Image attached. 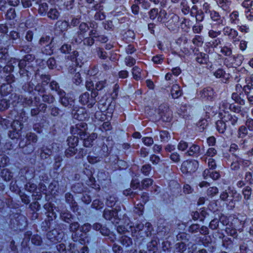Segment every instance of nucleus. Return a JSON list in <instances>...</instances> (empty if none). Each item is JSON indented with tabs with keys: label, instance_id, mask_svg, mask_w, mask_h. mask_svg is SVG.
<instances>
[{
	"label": "nucleus",
	"instance_id": "obj_1",
	"mask_svg": "<svg viewBox=\"0 0 253 253\" xmlns=\"http://www.w3.org/2000/svg\"><path fill=\"white\" fill-rule=\"evenodd\" d=\"M34 57L30 54L26 55L24 58L17 60L20 76L28 80L35 71L34 65Z\"/></svg>",
	"mask_w": 253,
	"mask_h": 253
},
{
	"label": "nucleus",
	"instance_id": "obj_2",
	"mask_svg": "<svg viewBox=\"0 0 253 253\" xmlns=\"http://www.w3.org/2000/svg\"><path fill=\"white\" fill-rule=\"evenodd\" d=\"M98 95L97 91H92L91 94L85 92L80 96L79 102L83 105H87L88 107L91 108L95 104V98Z\"/></svg>",
	"mask_w": 253,
	"mask_h": 253
},
{
	"label": "nucleus",
	"instance_id": "obj_3",
	"mask_svg": "<svg viewBox=\"0 0 253 253\" xmlns=\"http://www.w3.org/2000/svg\"><path fill=\"white\" fill-rule=\"evenodd\" d=\"M87 126L85 123L80 122L71 127V132L73 135H77L81 138L87 136Z\"/></svg>",
	"mask_w": 253,
	"mask_h": 253
},
{
	"label": "nucleus",
	"instance_id": "obj_4",
	"mask_svg": "<svg viewBox=\"0 0 253 253\" xmlns=\"http://www.w3.org/2000/svg\"><path fill=\"white\" fill-rule=\"evenodd\" d=\"M243 56L241 54L231 55L229 57L225 58L224 60V65L227 67H236L240 66L243 62Z\"/></svg>",
	"mask_w": 253,
	"mask_h": 253
},
{
	"label": "nucleus",
	"instance_id": "obj_5",
	"mask_svg": "<svg viewBox=\"0 0 253 253\" xmlns=\"http://www.w3.org/2000/svg\"><path fill=\"white\" fill-rule=\"evenodd\" d=\"M199 163L197 161H186L182 163L181 170L183 173H192L197 169Z\"/></svg>",
	"mask_w": 253,
	"mask_h": 253
},
{
	"label": "nucleus",
	"instance_id": "obj_6",
	"mask_svg": "<svg viewBox=\"0 0 253 253\" xmlns=\"http://www.w3.org/2000/svg\"><path fill=\"white\" fill-rule=\"evenodd\" d=\"M64 236V232L61 230L54 229L47 233V237L51 242H60Z\"/></svg>",
	"mask_w": 253,
	"mask_h": 253
},
{
	"label": "nucleus",
	"instance_id": "obj_7",
	"mask_svg": "<svg viewBox=\"0 0 253 253\" xmlns=\"http://www.w3.org/2000/svg\"><path fill=\"white\" fill-rule=\"evenodd\" d=\"M222 32L223 35L227 36L229 39L232 41L233 43L240 41V39L238 37L239 33L236 30L227 26L223 28Z\"/></svg>",
	"mask_w": 253,
	"mask_h": 253
},
{
	"label": "nucleus",
	"instance_id": "obj_8",
	"mask_svg": "<svg viewBox=\"0 0 253 253\" xmlns=\"http://www.w3.org/2000/svg\"><path fill=\"white\" fill-rule=\"evenodd\" d=\"M103 216L107 220H112V222L115 225L119 224L121 220L118 215L117 209L114 210L105 209L104 211Z\"/></svg>",
	"mask_w": 253,
	"mask_h": 253
},
{
	"label": "nucleus",
	"instance_id": "obj_9",
	"mask_svg": "<svg viewBox=\"0 0 253 253\" xmlns=\"http://www.w3.org/2000/svg\"><path fill=\"white\" fill-rule=\"evenodd\" d=\"M11 127L13 132H10L9 137L13 139L19 137L20 134V131L23 127L22 124L18 120H14L11 124Z\"/></svg>",
	"mask_w": 253,
	"mask_h": 253
},
{
	"label": "nucleus",
	"instance_id": "obj_10",
	"mask_svg": "<svg viewBox=\"0 0 253 253\" xmlns=\"http://www.w3.org/2000/svg\"><path fill=\"white\" fill-rule=\"evenodd\" d=\"M51 42L50 37L48 36L42 37L40 40L39 44L41 46L45 47V49L42 50V51L46 54H50L52 53L51 46Z\"/></svg>",
	"mask_w": 253,
	"mask_h": 253
},
{
	"label": "nucleus",
	"instance_id": "obj_11",
	"mask_svg": "<svg viewBox=\"0 0 253 253\" xmlns=\"http://www.w3.org/2000/svg\"><path fill=\"white\" fill-rule=\"evenodd\" d=\"M58 94L60 97L61 103L63 106L71 107L73 105L74 99L73 97L69 96L68 95H66L65 92L62 90L59 91Z\"/></svg>",
	"mask_w": 253,
	"mask_h": 253
},
{
	"label": "nucleus",
	"instance_id": "obj_12",
	"mask_svg": "<svg viewBox=\"0 0 253 253\" xmlns=\"http://www.w3.org/2000/svg\"><path fill=\"white\" fill-rule=\"evenodd\" d=\"M89 29V27L85 23H82L79 26L80 31L78 32L77 37H74L75 42L77 43H80L84 38L83 34L86 33Z\"/></svg>",
	"mask_w": 253,
	"mask_h": 253
},
{
	"label": "nucleus",
	"instance_id": "obj_13",
	"mask_svg": "<svg viewBox=\"0 0 253 253\" xmlns=\"http://www.w3.org/2000/svg\"><path fill=\"white\" fill-rule=\"evenodd\" d=\"M210 18L212 21L217 22L218 25L224 26L225 21H224V17H222L218 12L211 10L209 11Z\"/></svg>",
	"mask_w": 253,
	"mask_h": 253
},
{
	"label": "nucleus",
	"instance_id": "obj_14",
	"mask_svg": "<svg viewBox=\"0 0 253 253\" xmlns=\"http://www.w3.org/2000/svg\"><path fill=\"white\" fill-rule=\"evenodd\" d=\"M193 52L196 56L197 62L201 64H204L207 63L208 58V55L207 54L199 52V49L197 48H195Z\"/></svg>",
	"mask_w": 253,
	"mask_h": 253
},
{
	"label": "nucleus",
	"instance_id": "obj_15",
	"mask_svg": "<svg viewBox=\"0 0 253 253\" xmlns=\"http://www.w3.org/2000/svg\"><path fill=\"white\" fill-rule=\"evenodd\" d=\"M72 114L75 119L80 121L84 120L88 117L87 113L83 108H81L77 110H74Z\"/></svg>",
	"mask_w": 253,
	"mask_h": 253
},
{
	"label": "nucleus",
	"instance_id": "obj_16",
	"mask_svg": "<svg viewBox=\"0 0 253 253\" xmlns=\"http://www.w3.org/2000/svg\"><path fill=\"white\" fill-rule=\"evenodd\" d=\"M200 97L205 100H211L214 96L213 89L210 87L204 88L200 92Z\"/></svg>",
	"mask_w": 253,
	"mask_h": 253
},
{
	"label": "nucleus",
	"instance_id": "obj_17",
	"mask_svg": "<svg viewBox=\"0 0 253 253\" xmlns=\"http://www.w3.org/2000/svg\"><path fill=\"white\" fill-rule=\"evenodd\" d=\"M247 143V140L246 139H242L239 141L238 145L236 143H232L230 145L229 151L231 153L234 154L239 151L240 148L245 150L247 147L246 145Z\"/></svg>",
	"mask_w": 253,
	"mask_h": 253
},
{
	"label": "nucleus",
	"instance_id": "obj_18",
	"mask_svg": "<svg viewBox=\"0 0 253 253\" xmlns=\"http://www.w3.org/2000/svg\"><path fill=\"white\" fill-rule=\"evenodd\" d=\"M230 107L233 108L234 107L233 104L230 103L227 100L221 101L219 106V114L222 116V112H223L224 115H226L228 113Z\"/></svg>",
	"mask_w": 253,
	"mask_h": 253
},
{
	"label": "nucleus",
	"instance_id": "obj_19",
	"mask_svg": "<svg viewBox=\"0 0 253 253\" xmlns=\"http://www.w3.org/2000/svg\"><path fill=\"white\" fill-rule=\"evenodd\" d=\"M229 22L232 25H238L241 24L239 13L237 10H234L229 15Z\"/></svg>",
	"mask_w": 253,
	"mask_h": 253
},
{
	"label": "nucleus",
	"instance_id": "obj_20",
	"mask_svg": "<svg viewBox=\"0 0 253 253\" xmlns=\"http://www.w3.org/2000/svg\"><path fill=\"white\" fill-rule=\"evenodd\" d=\"M200 152V148L199 145L193 144L189 147V149L185 153L187 156L197 157Z\"/></svg>",
	"mask_w": 253,
	"mask_h": 253
},
{
	"label": "nucleus",
	"instance_id": "obj_21",
	"mask_svg": "<svg viewBox=\"0 0 253 253\" xmlns=\"http://www.w3.org/2000/svg\"><path fill=\"white\" fill-rule=\"evenodd\" d=\"M203 177L205 179H208V178H211L213 180H216L218 179L220 176L219 173L215 171H211V170L209 169H206L203 173Z\"/></svg>",
	"mask_w": 253,
	"mask_h": 253
},
{
	"label": "nucleus",
	"instance_id": "obj_22",
	"mask_svg": "<svg viewBox=\"0 0 253 253\" xmlns=\"http://www.w3.org/2000/svg\"><path fill=\"white\" fill-rule=\"evenodd\" d=\"M248 131L249 130L245 126L242 125L240 126L237 130V137L239 138L242 139L245 138L247 135H248V136L250 137H252V133H249Z\"/></svg>",
	"mask_w": 253,
	"mask_h": 253
},
{
	"label": "nucleus",
	"instance_id": "obj_23",
	"mask_svg": "<svg viewBox=\"0 0 253 253\" xmlns=\"http://www.w3.org/2000/svg\"><path fill=\"white\" fill-rule=\"evenodd\" d=\"M46 15L50 19L57 20L60 15V12L57 8L53 7L49 8Z\"/></svg>",
	"mask_w": 253,
	"mask_h": 253
},
{
	"label": "nucleus",
	"instance_id": "obj_24",
	"mask_svg": "<svg viewBox=\"0 0 253 253\" xmlns=\"http://www.w3.org/2000/svg\"><path fill=\"white\" fill-rule=\"evenodd\" d=\"M11 91V86L8 84H2L0 88V93L2 97L8 98V96L12 94L10 92Z\"/></svg>",
	"mask_w": 253,
	"mask_h": 253
},
{
	"label": "nucleus",
	"instance_id": "obj_25",
	"mask_svg": "<svg viewBox=\"0 0 253 253\" xmlns=\"http://www.w3.org/2000/svg\"><path fill=\"white\" fill-rule=\"evenodd\" d=\"M97 137V134L96 133H92L89 135H87L84 138V145L85 147H89L92 145L93 141Z\"/></svg>",
	"mask_w": 253,
	"mask_h": 253
},
{
	"label": "nucleus",
	"instance_id": "obj_26",
	"mask_svg": "<svg viewBox=\"0 0 253 253\" xmlns=\"http://www.w3.org/2000/svg\"><path fill=\"white\" fill-rule=\"evenodd\" d=\"M15 97V95L11 94L10 96H8V98L3 97L0 103V109L1 110H4L7 108H8L11 102L10 101L12 98V96Z\"/></svg>",
	"mask_w": 253,
	"mask_h": 253
},
{
	"label": "nucleus",
	"instance_id": "obj_27",
	"mask_svg": "<svg viewBox=\"0 0 253 253\" xmlns=\"http://www.w3.org/2000/svg\"><path fill=\"white\" fill-rule=\"evenodd\" d=\"M226 123V121L224 120L223 116L222 117L221 120L216 122V129L219 133H223L225 131L227 127Z\"/></svg>",
	"mask_w": 253,
	"mask_h": 253
},
{
	"label": "nucleus",
	"instance_id": "obj_28",
	"mask_svg": "<svg viewBox=\"0 0 253 253\" xmlns=\"http://www.w3.org/2000/svg\"><path fill=\"white\" fill-rule=\"evenodd\" d=\"M236 160L233 161L230 166L231 169L233 170H237L240 168V165L241 162H243V164L248 165L249 163L248 161H242V160L239 158H236Z\"/></svg>",
	"mask_w": 253,
	"mask_h": 253
},
{
	"label": "nucleus",
	"instance_id": "obj_29",
	"mask_svg": "<svg viewBox=\"0 0 253 253\" xmlns=\"http://www.w3.org/2000/svg\"><path fill=\"white\" fill-rule=\"evenodd\" d=\"M171 94L172 98H177L182 94L180 87L177 84H173L171 89Z\"/></svg>",
	"mask_w": 253,
	"mask_h": 253
},
{
	"label": "nucleus",
	"instance_id": "obj_30",
	"mask_svg": "<svg viewBox=\"0 0 253 253\" xmlns=\"http://www.w3.org/2000/svg\"><path fill=\"white\" fill-rule=\"evenodd\" d=\"M224 120L226 121V122L229 125L231 124L232 125L235 126L237 124L238 122V118L235 115L232 116L229 113L226 115H224Z\"/></svg>",
	"mask_w": 253,
	"mask_h": 253
},
{
	"label": "nucleus",
	"instance_id": "obj_31",
	"mask_svg": "<svg viewBox=\"0 0 253 253\" xmlns=\"http://www.w3.org/2000/svg\"><path fill=\"white\" fill-rule=\"evenodd\" d=\"M213 75L216 78H223L225 80L223 82L225 83L226 82L229 76L228 75L226 74L225 72L221 68H219L214 72Z\"/></svg>",
	"mask_w": 253,
	"mask_h": 253
},
{
	"label": "nucleus",
	"instance_id": "obj_32",
	"mask_svg": "<svg viewBox=\"0 0 253 253\" xmlns=\"http://www.w3.org/2000/svg\"><path fill=\"white\" fill-rule=\"evenodd\" d=\"M48 10V6L46 2H41L39 4L38 12L42 15H45L47 14Z\"/></svg>",
	"mask_w": 253,
	"mask_h": 253
},
{
	"label": "nucleus",
	"instance_id": "obj_33",
	"mask_svg": "<svg viewBox=\"0 0 253 253\" xmlns=\"http://www.w3.org/2000/svg\"><path fill=\"white\" fill-rule=\"evenodd\" d=\"M79 56V52L77 51H73L71 55L68 57V59L72 61L73 63H74V65L76 66H79L80 65V59H78Z\"/></svg>",
	"mask_w": 253,
	"mask_h": 253
},
{
	"label": "nucleus",
	"instance_id": "obj_34",
	"mask_svg": "<svg viewBox=\"0 0 253 253\" xmlns=\"http://www.w3.org/2000/svg\"><path fill=\"white\" fill-rule=\"evenodd\" d=\"M67 141L69 146L71 147L72 146H74V147H76L78 145L79 137L74 135V136L69 137Z\"/></svg>",
	"mask_w": 253,
	"mask_h": 253
},
{
	"label": "nucleus",
	"instance_id": "obj_35",
	"mask_svg": "<svg viewBox=\"0 0 253 253\" xmlns=\"http://www.w3.org/2000/svg\"><path fill=\"white\" fill-rule=\"evenodd\" d=\"M56 25L57 27L61 31H66L69 26V23L64 21H59L57 22Z\"/></svg>",
	"mask_w": 253,
	"mask_h": 253
},
{
	"label": "nucleus",
	"instance_id": "obj_36",
	"mask_svg": "<svg viewBox=\"0 0 253 253\" xmlns=\"http://www.w3.org/2000/svg\"><path fill=\"white\" fill-rule=\"evenodd\" d=\"M217 154L216 150L212 147L209 148L205 154L206 157L204 158V161L207 162V160L209 158H212Z\"/></svg>",
	"mask_w": 253,
	"mask_h": 253
},
{
	"label": "nucleus",
	"instance_id": "obj_37",
	"mask_svg": "<svg viewBox=\"0 0 253 253\" xmlns=\"http://www.w3.org/2000/svg\"><path fill=\"white\" fill-rule=\"evenodd\" d=\"M60 216L62 220L66 222H69L72 217L70 211L67 210L62 211L60 213Z\"/></svg>",
	"mask_w": 253,
	"mask_h": 253
},
{
	"label": "nucleus",
	"instance_id": "obj_38",
	"mask_svg": "<svg viewBox=\"0 0 253 253\" xmlns=\"http://www.w3.org/2000/svg\"><path fill=\"white\" fill-rule=\"evenodd\" d=\"M180 6L181 11L184 15H187L189 13L190 11V7L185 0H183L181 2Z\"/></svg>",
	"mask_w": 253,
	"mask_h": 253
},
{
	"label": "nucleus",
	"instance_id": "obj_39",
	"mask_svg": "<svg viewBox=\"0 0 253 253\" xmlns=\"http://www.w3.org/2000/svg\"><path fill=\"white\" fill-rule=\"evenodd\" d=\"M1 176L5 181H9L12 177V173L6 169H4L1 172Z\"/></svg>",
	"mask_w": 253,
	"mask_h": 253
},
{
	"label": "nucleus",
	"instance_id": "obj_40",
	"mask_svg": "<svg viewBox=\"0 0 253 253\" xmlns=\"http://www.w3.org/2000/svg\"><path fill=\"white\" fill-rule=\"evenodd\" d=\"M58 188L56 182H52L48 186L49 193L51 195L55 196L57 194Z\"/></svg>",
	"mask_w": 253,
	"mask_h": 253
},
{
	"label": "nucleus",
	"instance_id": "obj_41",
	"mask_svg": "<svg viewBox=\"0 0 253 253\" xmlns=\"http://www.w3.org/2000/svg\"><path fill=\"white\" fill-rule=\"evenodd\" d=\"M78 149L74 146L70 147L67 149L65 152V156L67 157H70L75 155L77 152Z\"/></svg>",
	"mask_w": 253,
	"mask_h": 253
},
{
	"label": "nucleus",
	"instance_id": "obj_42",
	"mask_svg": "<svg viewBox=\"0 0 253 253\" xmlns=\"http://www.w3.org/2000/svg\"><path fill=\"white\" fill-rule=\"evenodd\" d=\"M104 203L103 201L99 199L93 200L92 203V207L96 210H100L104 207Z\"/></svg>",
	"mask_w": 253,
	"mask_h": 253
},
{
	"label": "nucleus",
	"instance_id": "obj_43",
	"mask_svg": "<svg viewBox=\"0 0 253 253\" xmlns=\"http://www.w3.org/2000/svg\"><path fill=\"white\" fill-rule=\"evenodd\" d=\"M141 69L137 66L134 67L132 69V74L133 78L136 80H139L141 79Z\"/></svg>",
	"mask_w": 253,
	"mask_h": 253
},
{
	"label": "nucleus",
	"instance_id": "obj_44",
	"mask_svg": "<svg viewBox=\"0 0 253 253\" xmlns=\"http://www.w3.org/2000/svg\"><path fill=\"white\" fill-rule=\"evenodd\" d=\"M65 199L67 203L69 204L71 206L75 207L76 206V203L73 198V196L70 193H67L65 194Z\"/></svg>",
	"mask_w": 253,
	"mask_h": 253
},
{
	"label": "nucleus",
	"instance_id": "obj_45",
	"mask_svg": "<svg viewBox=\"0 0 253 253\" xmlns=\"http://www.w3.org/2000/svg\"><path fill=\"white\" fill-rule=\"evenodd\" d=\"M44 208L49 212L47 215L49 216L52 217V216H54V213L53 212V205L50 203H46L44 205Z\"/></svg>",
	"mask_w": 253,
	"mask_h": 253
},
{
	"label": "nucleus",
	"instance_id": "obj_46",
	"mask_svg": "<svg viewBox=\"0 0 253 253\" xmlns=\"http://www.w3.org/2000/svg\"><path fill=\"white\" fill-rule=\"evenodd\" d=\"M192 43L197 46H201L203 43V39L202 36L199 35H196L192 39Z\"/></svg>",
	"mask_w": 253,
	"mask_h": 253
},
{
	"label": "nucleus",
	"instance_id": "obj_47",
	"mask_svg": "<svg viewBox=\"0 0 253 253\" xmlns=\"http://www.w3.org/2000/svg\"><path fill=\"white\" fill-rule=\"evenodd\" d=\"M243 194L245 199H250L252 194V188L249 186H246L243 190Z\"/></svg>",
	"mask_w": 253,
	"mask_h": 253
},
{
	"label": "nucleus",
	"instance_id": "obj_48",
	"mask_svg": "<svg viewBox=\"0 0 253 253\" xmlns=\"http://www.w3.org/2000/svg\"><path fill=\"white\" fill-rule=\"evenodd\" d=\"M160 137L161 141L163 142H167L170 139V135L167 131H161L160 132Z\"/></svg>",
	"mask_w": 253,
	"mask_h": 253
},
{
	"label": "nucleus",
	"instance_id": "obj_49",
	"mask_svg": "<svg viewBox=\"0 0 253 253\" xmlns=\"http://www.w3.org/2000/svg\"><path fill=\"white\" fill-rule=\"evenodd\" d=\"M220 51L223 55L228 57L232 55V50L231 48L227 46L222 47Z\"/></svg>",
	"mask_w": 253,
	"mask_h": 253
},
{
	"label": "nucleus",
	"instance_id": "obj_50",
	"mask_svg": "<svg viewBox=\"0 0 253 253\" xmlns=\"http://www.w3.org/2000/svg\"><path fill=\"white\" fill-rule=\"evenodd\" d=\"M134 2H137V3L141 5L143 8L147 9L150 6L151 4L148 0H135Z\"/></svg>",
	"mask_w": 253,
	"mask_h": 253
},
{
	"label": "nucleus",
	"instance_id": "obj_51",
	"mask_svg": "<svg viewBox=\"0 0 253 253\" xmlns=\"http://www.w3.org/2000/svg\"><path fill=\"white\" fill-rule=\"evenodd\" d=\"M27 140L29 142V144L31 142L35 143L37 141L38 137L34 133L29 132L26 134V136Z\"/></svg>",
	"mask_w": 253,
	"mask_h": 253
},
{
	"label": "nucleus",
	"instance_id": "obj_52",
	"mask_svg": "<svg viewBox=\"0 0 253 253\" xmlns=\"http://www.w3.org/2000/svg\"><path fill=\"white\" fill-rule=\"evenodd\" d=\"M117 202L116 198L115 196H110L109 198H106V204L108 207H112Z\"/></svg>",
	"mask_w": 253,
	"mask_h": 253
},
{
	"label": "nucleus",
	"instance_id": "obj_53",
	"mask_svg": "<svg viewBox=\"0 0 253 253\" xmlns=\"http://www.w3.org/2000/svg\"><path fill=\"white\" fill-rule=\"evenodd\" d=\"M21 2L24 7H29L34 3H38V1L37 0H21Z\"/></svg>",
	"mask_w": 253,
	"mask_h": 253
},
{
	"label": "nucleus",
	"instance_id": "obj_54",
	"mask_svg": "<svg viewBox=\"0 0 253 253\" xmlns=\"http://www.w3.org/2000/svg\"><path fill=\"white\" fill-rule=\"evenodd\" d=\"M9 161L8 158L5 155H0V168L5 167Z\"/></svg>",
	"mask_w": 253,
	"mask_h": 253
},
{
	"label": "nucleus",
	"instance_id": "obj_55",
	"mask_svg": "<svg viewBox=\"0 0 253 253\" xmlns=\"http://www.w3.org/2000/svg\"><path fill=\"white\" fill-rule=\"evenodd\" d=\"M188 147V143L183 141L181 140L178 145H177V149L181 151H185Z\"/></svg>",
	"mask_w": 253,
	"mask_h": 253
},
{
	"label": "nucleus",
	"instance_id": "obj_56",
	"mask_svg": "<svg viewBox=\"0 0 253 253\" xmlns=\"http://www.w3.org/2000/svg\"><path fill=\"white\" fill-rule=\"evenodd\" d=\"M248 130L250 131H253V119L249 118H248L246 121L245 125Z\"/></svg>",
	"mask_w": 253,
	"mask_h": 253
},
{
	"label": "nucleus",
	"instance_id": "obj_57",
	"mask_svg": "<svg viewBox=\"0 0 253 253\" xmlns=\"http://www.w3.org/2000/svg\"><path fill=\"white\" fill-rule=\"evenodd\" d=\"M6 17L8 19H14L16 17L15 9L12 8L9 9L6 14Z\"/></svg>",
	"mask_w": 253,
	"mask_h": 253
},
{
	"label": "nucleus",
	"instance_id": "obj_58",
	"mask_svg": "<svg viewBox=\"0 0 253 253\" xmlns=\"http://www.w3.org/2000/svg\"><path fill=\"white\" fill-rule=\"evenodd\" d=\"M153 183V180L150 178H146L142 181L141 184L142 189H146L149 186L151 185Z\"/></svg>",
	"mask_w": 253,
	"mask_h": 253
},
{
	"label": "nucleus",
	"instance_id": "obj_59",
	"mask_svg": "<svg viewBox=\"0 0 253 253\" xmlns=\"http://www.w3.org/2000/svg\"><path fill=\"white\" fill-rule=\"evenodd\" d=\"M71 50V45L68 44H64L60 48L61 52L65 54L69 53Z\"/></svg>",
	"mask_w": 253,
	"mask_h": 253
},
{
	"label": "nucleus",
	"instance_id": "obj_60",
	"mask_svg": "<svg viewBox=\"0 0 253 253\" xmlns=\"http://www.w3.org/2000/svg\"><path fill=\"white\" fill-rule=\"evenodd\" d=\"M221 33V31H214L213 30H210L208 32L209 36L212 38L215 39L218 36H219Z\"/></svg>",
	"mask_w": 253,
	"mask_h": 253
},
{
	"label": "nucleus",
	"instance_id": "obj_61",
	"mask_svg": "<svg viewBox=\"0 0 253 253\" xmlns=\"http://www.w3.org/2000/svg\"><path fill=\"white\" fill-rule=\"evenodd\" d=\"M222 39L220 38H215L213 40L211 41L210 43L211 44V46L213 47H216L218 45H221L222 43Z\"/></svg>",
	"mask_w": 253,
	"mask_h": 253
},
{
	"label": "nucleus",
	"instance_id": "obj_62",
	"mask_svg": "<svg viewBox=\"0 0 253 253\" xmlns=\"http://www.w3.org/2000/svg\"><path fill=\"white\" fill-rule=\"evenodd\" d=\"M218 189L216 187H210L207 190V195L213 197L218 193Z\"/></svg>",
	"mask_w": 253,
	"mask_h": 253
},
{
	"label": "nucleus",
	"instance_id": "obj_63",
	"mask_svg": "<svg viewBox=\"0 0 253 253\" xmlns=\"http://www.w3.org/2000/svg\"><path fill=\"white\" fill-rule=\"evenodd\" d=\"M245 180L247 183L250 184L253 183V175L251 172L248 171L246 173L245 176Z\"/></svg>",
	"mask_w": 253,
	"mask_h": 253
},
{
	"label": "nucleus",
	"instance_id": "obj_64",
	"mask_svg": "<svg viewBox=\"0 0 253 253\" xmlns=\"http://www.w3.org/2000/svg\"><path fill=\"white\" fill-rule=\"evenodd\" d=\"M246 18L250 21L253 20V8H249L245 11Z\"/></svg>",
	"mask_w": 253,
	"mask_h": 253
}]
</instances>
